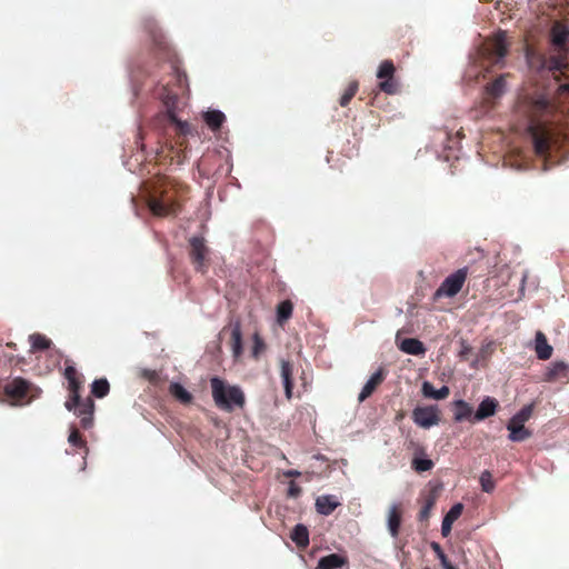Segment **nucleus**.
Here are the masks:
<instances>
[{
    "label": "nucleus",
    "mask_w": 569,
    "mask_h": 569,
    "mask_svg": "<svg viewBox=\"0 0 569 569\" xmlns=\"http://www.w3.org/2000/svg\"><path fill=\"white\" fill-rule=\"evenodd\" d=\"M433 507V500L429 499L426 505L420 510V519H427L429 517V512L431 508Z\"/></svg>",
    "instance_id": "44"
},
{
    "label": "nucleus",
    "mask_w": 569,
    "mask_h": 569,
    "mask_svg": "<svg viewBox=\"0 0 569 569\" xmlns=\"http://www.w3.org/2000/svg\"><path fill=\"white\" fill-rule=\"evenodd\" d=\"M412 469L417 472H425L433 467V461L426 457L423 450H419L411 462Z\"/></svg>",
    "instance_id": "22"
},
{
    "label": "nucleus",
    "mask_w": 569,
    "mask_h": 569,
    "mask_svg": "<svg viewBox=\"0 0 569 569\" xmlns=\"http://www.w3.org/2000/svg\"><path fill=\"white\" fill-rule=\"evenodd\" d=\"M507 74H500L492 83L486 86V93L492 98H500L507 88Z\"/></svg>",
    "instance_id": "19"
},
{
    "label": "nucleus",
    "mask_w": 569,
    "mask_h": 569,
    "mask_svg": "<svg viewBox=\"0 0 569 569\" xmlns=\"http://www.w3.org/2000/svg\"><path fill=\"white\" fill-rule=\"evenodd\" d=\"M443 569H457L451 562L443 566Z\"/></svg>",
    "instance_id": "49"
},
{
    "label": "nucleus",
    "mask_w": 569,
    "mask_h": 569,
    "mask_svg": "<svg viewBox=\"0 0 569 569\" xmlns=\"http://www.w3.org/2000/svg\"><path fill=\"white\" fill-rule=\"evenodd\" d=\"M529 133L532 139L535 151L538 156H545L549 150L550 146V132L542 124H531L529 127Z\"/></svg>",
    "instance_id": "3"
},
{
    "label": "nucleus",
    "mask_w": 569,
    "mask_h": 569,
    "mask_svg": "<svg viewBox=\"0 0 569 569\" xmlns=\"http://www.w3.org/2000/svg\"><path fill=\"white\" fill-rule=\"evenodd\" d=\"M290 537L299 548H306L309 545V531L302 523H298L293 527Z\"/></svg>",
    "instance_id": "17"
},
{
    "label": "nucleus",
    "mask_w": 569,
    "mask_h": 569,
    "mask_svg": "<svg viewBox=\"0 0 569 569\" xmlns=\"http://www.w3.org/2000/svg\"><path fill=\"white\" fill-rule=\"evenodd\" d=\"M283 387L286 391L287 398H291V391H292V366L289 361L282 360L281 361V371H280Z\"/></svg>",
    "instance_id": "23"
},
{
    "label": "nucleus",
    "mask_w": 569,
    "mask_h": 569,
    "mask_svg": "<svg viewBox=\"0 0 569 569\" xmlns=\"http://www.w3.org/2000/svg\"><path fill=\"white\" fill-rule=\"evenodd\" d=\"M68 383H69V390H70L71 395H70V399L66 401L64 406L69 411H71L73 409V406L79 403V398H80L79 391H80L81 383L78 380V378L77 379L70 378Z\"/></svg>",
    "instance_id": "26"
},
{
    "label": "nucleus",
    "mask_w": 569,
    "mask_h": 569,
    "mask_svg": "<svg viewBox=\"0 0 569 569\" xmlns=\"http://www.w3.org/2000/svg\"><path fill=\"white\" fill-rule=\"evenodd\" d=\"M533 410V405L525 406L519 412H517L508 423L525 426V423L530 419Z\"/></svg>",
    "instance_id": "29"
},
{
    "label": "nucleus",
    "mask_w": 569,
    "mask_h": 569,
    "mask_svg": "<svg viewBox=\"0 0 569 569\" xmlns=\"http://www.w3.org/2000/svg\"><path fill=\"white\" fill-rule=\"evenodd\" d=\"M358 90V83L356 81L351 82L345 93L340 98V104L342 107H346L349 101L352 99V97L356 94Z\"/></svg>",
    "instance_id": "39"
},
{
    "label": "nucleus",
    "mask_w": 569,
    "mask_h": 569,
    "mask_svg": "<svg viewBox=\"0 0 569 569\" xmlns=\"http://www.w3.org/2000/svg\"><path fill=\"white\" fill-rule=\"evenodd\" d=\"M462 509L463 507L461 503H456L446 513L441 523V533L443 537H447L450 533L452 523L460 517Z\"/></svg>",
    "instance_id": "12"
},
{
    "label": "nucleus",
    "mask_w": 569,
    "mask_h": 569,
    "mask_svg": "<svg viewBox=\"0 0 569 569\" xmlns=\"http://www.w3.org/2000/svg\"><path fill=\"white\" fill-rule=\"evenodd\" d=\"M568 40H569V29L560 27V26H556L552 29V42L556 46H558V47L563 46L567 43Z\"/></svg>",
    "instance_id": "32"
},
{
    "label": "nucleus",
    "mask_w": 569,
    "mask_h": 569,
    "mask_svg": "<svg viewBox=\"0 0 569 569\" xmlns=\"http://www.w3.org/2000/svg\"><path fill=\"white\" fill-rule=\"evenodd\" d=\"M509 439L513 442H521L531 437V432L525 426L507 425Z\"/></svg>",
    "instance_id": "25"
},
{
    "label": "nucleus",
    "mask_w": 569,
    "mask_h": 569,
    "mask_svg": "<svg viewBox=\"0 0 569 569\" xmlns=\"http://www.w3.org/2000/svg\"><path fill=\"white\" fill-rule=\"evenodd\" d=\"M7 391L16 397H23L27 393V383L23 380H16L7 388Z\"/></svg>",
    "instance_id": "35"
},
{
    "label": "nucleus",
    "mask_w": 569,
    "mask_h": 569,
    "mask_svg": "<svg viewBox=\"0 0 569 569\" xmlns=\"http://www.w3.org/2000/svg\"><path fill=\"white\" fill-rule=\"evenodd\" d=\"M93 409L94 403L91 399H87L81 401L79 398V403L73 406L74 413L81 418V425L83 428H89L92 425L93 420Z\"/></svg>",
    "instance_id": "5"
},
{
    "label": "nucleus",
    "mask_w": 569,
    "mask_h": 569,
    "mask_svg": "<svg viewBox=\"0 0 569 569\" xmlns=\"http://www.w3.org/2000/svg\"><path fill=\"white\" fill-rule=\"evenodd\" d=\"M527 278H528V272L526 271V272H523V274H522V277H521V287H520V291H523V289H525V282H526Z\"/></svg>",
    "instance_id": "48"
},
{
    "label": "nucleus",
    "mask_w": 569,
    "mask_h": 569,
    "mask_svg": "<svg viewBox=\"0 0 569 569\" xmlns=\"http://www.w3.org/2000/svg\"><path fill=\"white\" fill-rule=\"evenodd\" d=\"M425 569H429V568H425Z\"/></svg>",
    "instance_id": "53"
},
{
    "label": "nucleus",
    "mask_w": 569,
    "mask_h": 569,
    "mask_svg": "<svg viewBox=\"0 0 569 569\" xmlns=\"http://www.w3.org/2000/svg\"><path fill=\"white\" fill-rule=\"evenodd\" d=\"M210 383L213 400L219 408L231 411L233 407L241 408L244 405V395L239 387L226 386L218 377L211 378Z\"/></svg>",
    "instance_id": "1"
},
{
    "label": "nucleus",
    "mask_w": 569,
    "mask_h": 569,
    "mask_svg": "<svg viewBox=\"0 0 569 569\" xmlns=\"http://www.w3.org/2000/svg\"><path fill=\"white\" fill-rule=\"evenodd\" d=\"M468 351V348H465V350L461 352V355L463 356L465 353H467Z\"/></svg>",
    "instance_id": "52"
},
{
    "label": "nucleus",
    "mask_w": 569,
    "mask_h": 569,
    "mask_svg": "<svg viewBox=\"0 0 569 569\" xmlns=\"http://www.w3.org/2000/svg\"><path fill=\"white\" fill-rule=\"evenodd\" d=\"M339 505L337 498L331 495H323L316 499V510L323 516H329Z\"/></svg>",
    "instance_id": "11"
},
{
    "label": "nucleus",
    "mask_w": 569,
    "mask_h": 569,
    "mask_svg": "<svg viewBox=\"0 0 569 569\" xmlns=\"http://www.w3.org/2000/svg\"><path fill=\"white\" fill-rule=\"evenodd\" d=\"M191 257L196 263V268L199 270L203 266V261L207 254V247L202 237H192L190 239Z\"/></svg>",
    "instance_id": "7"
},
{
    "label": "nucleus",
    "mask_w": 569,
    "mask_h": 569,
    "mask_svg": "<svg viewBox=\"0 0 569 569\" xmlns=\"http://www.w3.org/2000/svg\"><path fill=\"white\" fill-rule=\"evenodd\" d=\"M68 441L72 446H82V443H83L81 438H80L79 432L76 429L71 430V432L69 435V438H68Z\"/></svg>",
    "instance_id": "43"
},
{
    "label": "nucleus",
    "mask_w": 569,
    "mask_h": 569,
    "mask_svg": "<svg viewBox=\"0 0 569 569\" xmlns=\"http://www.w3.org/2000/svg\"><path fill=\"white\" fill-rule=\"evenodd\" d=\"M395 72L393 63L389 60L383 61L377 72L379 79H392Z\"/></svg>",
    "instance_id": "34"
},
{
    "label": "nucleus",
    "mask_w": 569,
    "mask_h": 569,
    "mask_svg": "<svg viewBox=\"0 0 569 569\" xmlns=\"http://www.w3.org/2000/svg\"><path fill=\"white\" fill-rule=\"evenodd\" d=\"M552 347L548 343L546 336L537 331L535 339V351L541 360H548L552 355Z\"/></svg>",
    "instance_id": "14"
},
{
    "label": "nucleus",
    "mask_w": 569,
    "mask_h": 569,
    "mask_svg": "<svg viewBox=\"0 0 569 569\" xmlns=\"http://www.w3.org/2000/svg\"><path fill=\"white\" fill-rule=\"evenodd\" d=\"M550 106V101L545 96H538L532 99L531 101V108L536 112H543L546 111Z\"/></svg>",
    "instance_id": "36"
},
{
    "label": "nucleus",
    "mask_w": 569,
    "mask_h": 569,
    "mask_svg": "<svg viewBox=\"0 0 569 569\" xmlns=\"http://www.w3.org/2000/svg\"><path fill=\"white\" fill-rule=\"evenodd\" d=\"M300 475H301V472L296 469H290V470H287L283 472V476L287 478H295V477H299Z\"/></svg>",
    "instance_id": "47"
},
{
    "label": "nucleus",
    "mask_w": 569,
    "mask_h": 569,
    "mask_svg": "<svg viewBox=\"0 0 569 569\" xmlns=\"http://www.w3.org/2000/svg\"><path fill=\"white\" fill-rule=\"evenodd\" d=\"M383 380V375L381 370L376 371L369 380L365 383L362 390L358 396V400L360 402L365 401L371 393L375 391L376 387L380 385Z\"/></svg>",
    "instance_id": "15"
},
{
    "label": "nucleus",
    "mask_w": 569,
    "mask_h": 569,
    "mask_svg": "<svg viewBox=\"0 0 569 569\" xmlns=\"http://www.w3.org/2000/svg\"><path fill=\"white\" fill-rule=\"evenodd\" d=\"M398 347L402 352L411 356H422L426 352L423 343L416 338H406Z\"/></svg>",
    "instance_id": "13"
},
{
    "label": "nucleus",
    "mask_w": 569,
    "mask_h": 569,
    "mask_svg": "<svg viewBox=\"0 0 569 569\" xmlns=\"http://www.w3.org/2000/svg\"><path fill=\"white\" fill-rule=\"evenodd\" d=\"M231 339H232V353L234 358H238L242 352V333L241 326L239 321L232 323L231 330Z\"/></svg>",
    "instance_id": "24"
},
{
    "label": "nucleus",
    "mask_w": 569,
    "mask_h": 569,
    "mask_svg": "<svg viewBox=\"0 0 569 569\" xmlns=\"http://www.w3.org/2000/svg\"><path fill=\"white\" fill-rule=\"evenodd\" d=\"M292 313V303L289 300L282 301L277 308L278 321L281 323L288 320Z\"/></svg>",
    "instance_id": "33"
},
{
    "label": "nucleus",
    "mask_w": 569,
    "mask_h": 569,
    "mask_svg": "<svg viewBox=\"0 0 569 569\" xmlns=\"http://www.w3.org/2000/svg\"><path fill=\"white\" fill-rule=\"evenodd\" d=\"M468 351V348H465V350L461 352V355L463 356L465 353H467Z\"/></svg>",
    "instance_id": "51"
},
{
    "label": "nucleus",
    "mask_w": 569,
    "mask_h": 569,
    "mask_svg": "<svg viewBox=\"0 0 569 569\" xmlns=\"http://www.w3.org/2000/svg\"><path fill=\"white\" fill-rule=\"evenodd\" d=\"M224 119L226 117L223 112L219 110H211L204 113V121L212 130L219 129L222 126Z\"/></svg>",
    "instance_id": "27"
},
{
    "label": "nucleus",
    "mask_w": 569,
    "mask_h": 569,
    "mask_svg": "<svg viewBox=\"0 0 569 569\" xmlns=\"http://www.w3.org/2000/svg\"><path fill=\"white\" fill-rule=\"evenodd\" d=\"M413 422L422 428H430L438 425L439 417L436 407H418L412 412Z\"/></svg>",
    "instance_id": "4"
},
{
    "label": "nucleus",
    "mask_w": 569,
    "mask_h": 569,
    "mask_svg": "<svg viewBox=\"0 0 569 569\" xmlns=\"http://www.w3.org/2000/svg\"><path fill=\"white\" fill-rule=\"evenodd\" d=\"M29 341L31 343L32 351L34 350H46L51 346V341L40 333H32L29 336Z\"/></svg>",
    "instance_id": "31"
},
{
    "label": "nucleus",
    "mask_w": 569,
    "mask_h": 569,
    "mask_svg": "<svg viewBox=\"0 0 569 569\" xmlns=\"http://www.w3.org/2000/svg\"><path fill=\"white\" fill-rule=\"evenodd\" d=\"M178 124H179L182 129H184V128H187V127H188V124H187L186 122H180V121H179V122H178Z\"/></svg>",
    "instance_id": "50"
},
{
    "label": "nucleus",
    "mask_w": 569,
    "mask_h": 569,
    "mask_svg": "<svg viewBox=\"0 0 569 569\" xmlns=\"http://www.w3.org/2000/svg\"><path fill=\"white\" fill-rule=\"evenodd\" d=\"M379 87L386 93L392 94L396 92V84L392 79H386L385 81L380 82Z\"/></svg>",
    "instance_id": "41"
},
{
    "label": "nucleus",
    "mask_w": 569,
    "mask_h": 569,
    "mask_svg": "<svg viewBox=\"0 0 569 569\" xmlns=\"http://www.w3.org/2000/svg\"><path fill=\"white\" fill-rule=\"evenodd\" d=\"M171 395L182 403H189L192 399L190 392L180 383L173 382L170 385Z\"/></svg>",
    "instance_id": "28"
},
{
    "label": "nucleus",
    "mask_w": 569,
    "mask_h": 569,
    "mask_svg": "<svg viewBox=\"0 0 569 569\" xmlns=\"http://www.w3.org/2000/svg\"><path fill=\"white\" fill-rule=\"evenodd\" d=\"M450 390L447 386H442L440 389H436L432 383L425 381L422 383V395L427 398L441 400L448 397Z\"/></svg>",
    "instance_id": "18"
},
{
    "label": "nucleus",
    "mask_w": 569,
    "mask_h": 569,
    "mask_svg": "<svg viewBox=\"0 0 569 569\" xmlns=\"http://www.w3.org/2000/svg\"><path fill=\"white\" fill-rule=\"evenodd\" d=\"M431 548L436 552L442 567L450 562L438 542H432Z\"/></svg>",
    "instance_id": "40"
},
{
    "label": "nucleus",
    "mask_w": 569,
    "mask_h": 569,
    "mask_svg": "<svg viewBox=\"0 0 569 569\" xmlns=\"http://www.w3.org/2000/svg\"><path fill=\"white\" fill-rule=\"evenodd\" d=\"M64 377L68 381L70 378L77 379V370L73 367H67L64 370Z\"/></svg>",
    "instance_id": "46"
},
{
    "label": "nucleus",
    "mask_w": 569,
    "mask_h": 569,
    "mask_svg": "<svg viewBox=\"0 0 569 569\" xmlns=\"http://www.w3.org/2000/svg\"><path fill=\"white\" fill-rule=\"evenodd\" d=\"M347 563V558L338 555L330 553L319 559L317 569H337Z\"/></svg>",
    "instance_id": "16"
},
{
    "label": "nucleus",
    "mask_w": 569,
    "mask_h": 569,
    "mask_svg": "<svg viewBox=\"0 0 569 569\" xmlns=\"http://www.w3.org/2000/svg\"><path fill=\"white\" fill-rule=\"evenodd\" d=\"M497 407L498 401L495 398L486 397L478 406V409L473 416V420L481 421L493 416Z\"/></svg>",
    "instance_id": "10"
},
{
    "label": "nucleus",
    "mask_w": 569,
    "mask_h": 569,
    "mask_svg": "<svg viewBox=\"0 0 569 569\" xmlns=\"http://www.w3.org/2000/svg\"><path fill=\"white\" fill-rule=\"evenodd\" d=\"M566 369H567V365L562 361L552 363V366L549 368L548 372L546 373V380H548V381L555 380L556 377L558 375H560L561 372H563Z\"/></svg>",
    "instance_id": "37"
},
{
    "label": "nucleus",
    "mask_w": 569,
    "mask_h": 569,
    "mask_svg": "<svg viewBox=\"0 0 569 569\" xmlns=\"http://www.w3.org/2000/svg\"><path fill=\"white\" fill-rule=\"evenodd\" d=\"M467 278V268H461L448 276L436 290L435 297H455L462 288Z\"/></svg>",
    "instance_id": "2"
},
{
    "label": "nucleus",
    "mask_w": 569,
    "mask_h": 569,
    "mask_svg": "<svg viewBox=\"0 0 569 569\" xmlns=\"http://www.w3.org/2000/svg\"><path fill=\"white\" fill-rule=\"evenodd\" d=\"M149 209L154 216L164 217L176 212L173 204L164 203L158 199H151L149 201Z\"/></svg>",
    "instance_id": "20"
},
{
    "label": "nucleus",
    "mask_w": 569,
    "mask_h": 569,
    "mask_svg": "<svg viewBox=\"0 0 569 569\" xmlns=\"http://www.w3.org/2000/svg\"><path fill=\"white\" fill-rule=\"evenodd\" d=\"M263 348V342L262 340L258 337V335H254V345H253V348H252V355L254 357H258L260 350Z\"/></svg>",
    "instance_id": "45"
},
{
    "label": "nucleus",
    "mask_w": 569,
    "mask_h": 569,
    "mask_svg": "<svg viewBox=\"0 0 569 569\" xmlns=\"http://www.w3.org/2000/svg\"><path fill=\"white\" fill-rule=\"evenodd\" d=\"M110 385L106 378L97 379L91 385V392L97 398H103L109 393Z\"/></svg>",
    "instance_id": "30"
},
{
    "label": "nucleus",
    "mask_w": 569,
    "mask_h": 569,
    "mask_svg": "<svg viewBox=\"0 0 569 569\" xmlns=\"http://www.w3.org/2000/svg\"><path fill=\"white\" fill-rule=\"evenodd\" d=\"M455 406V420L456 421H463L473 419L472 417V407L466 402L465 400H456L453 402Z\"/></svg>",
    "instance_id": "21"
},
{
    "label": "nucleus",
    "mask_w": 569,
    "mask_h": 569,
    "mask_svg": "<svg viewBox=\"0 0 569 569\" xmlns=\"http://www.w3.org/2000/svg\"><path fill=\"white\" fill-rule=\"evenodd\" d=\"M300 493H301V488L295 481H290L289 488H288V497L298 498L300 496Z\"/></svg>",
    "instance_id": "42"
},
{
    "label": "nucleus",
    "mask_w": 569,
    "mask_h": 569,
    "mask_svg": "<svg viewBox=\"0 0 569 569\" xmlns=\"http://www.w3.org/2000/svg\"><path fill=\"white\" fill-rule=\"evenodd\" d=\"M527 61L530 67H537L538 69L547 68L551 71H557L562 69V61L559 58H551L548 62H546L543 57L537 56L527 52Z\"/></svg>",
    "instance_id": "9"
},
{
    "label": "nucleus",
    "mask_w": 569,
    "mask_h": 569,
    "mask_svg": "<svg viewBox=\"0 0 569 569\" xmlns=\"http://www.w3.org/2000/svg\"><path fill=\"white\" fill-rule=\"evenodd\" d=\"M480 485L485 492H491L495 489V481L488 470H485L480 476Z\"/></svg>",
    "instance_id": "38"
},
{
    "label": "nucleus",
    "mask_w": 569,
    "mask_h": 569,
    "mask_svg": "<svg viewBox=\"0 0 569 569\" xmlns=\"http://www.w3.org/2000/svg\"><path fill=\"white\" fill-rule=\"evenodd\" d=\"M401 525V513L399 503H391L387 513V528L389 533L396 538L399 535V529Z\"/></svg>",
    "instance_id": "8"
},
{
    "label": "nucleus",
    "mask_w": 569,
    "mask_h": 569,
    "mask_svg": "<svg viewBox=\"0 0 569 569\" xmlns=\"http://www.w3.org/2000/svg\"><path fill=\"white\" fill-rule=\"evenodd\" d=\"M483 54L492 59L493 63L498 64L507 54L505 34H498L497 39L485 49Z\"/></svg>",
    "instance_id": "6"
}]
</instances>
